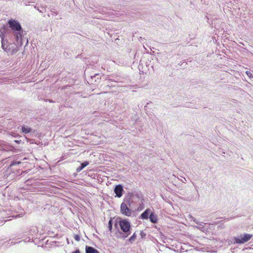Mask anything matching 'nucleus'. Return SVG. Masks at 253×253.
Here are the masks:
<instances>
[{
  "instance_id": "nucleus-12",
  "label": "nucleus",
  "mask_w": 253,
  "mask_h": 253,
  "mask_svg": "<svg viewBox=\"0 0 253 253\" xmlns=\"http://www.w3.org/2000/svg\"><path fill=\"white\" fill-rule=\"evenodd\" d=\"M136 234L135 233H134L131 237L130 238H129V241L131 243H132L133 242H134L135 239H136Z\"/></svg>"
},
{
  "instance_id": "nucleus-2",
  "label": "nucleus",
  "mask_w": 253,
  "mask_h": 253,
  "mask_svg": "<svg viewBox=\"0 0 253 253\" xmlns=\"http://www.w3.org/2000/svg\"><path fill=\"white\" fill-rule=\"evenodd\" d=\"M119 226L124 233L125 237H127L130 234V224L126 220H121L119 221Z\"/></svg>"
},
{
  "instance_id": "nucleus-3",
  "label": "nucleus",
  "mask_w": 253,
  "mask_h": 253,
  "mask_svg": "<svg viewBox=\"0 0 253 253\" xmlns=\"http://www.w3.org/2000/svg\"><path fill=\"white\" fill-rule=\"evenodd\" d=\"M252 236V235L249 234H241L234 238L235 243L244 244L249 241Z\"/></svg>"
},
{
  "instance_id": "nucleus-7",
  "label": "nucleus",
  "mask_w": 253,
  "mask_h": 253,
  "mask_svg": "<svg viewBox=\"0 0 253 253\" xmlns=\"http://www.w3.org/2000/svg\"><path fill=\"white\" fill-rule=\"evenodd\" d=\"M152 212L150 210L147 209L141 214V217L142 219H148Z\"/></svg>"
},
{
  "instance_id": "nucleus-18",
  "label": "nucleus",
  "mask_w": 253,
  "mask_h": 253,
  "mask_svg": "<svg viewBox=\"0 0 253 253\" xmlns=\"http://www.w3.org/2000/svg\"><path fill=\"white\" fill-rule=\"evenodd\" d=\"M115 227L116 228H118V223H117V222H116L115 223Z\"/></svg>"
},
{
  "instance_id": "nucleus-4",
  "label": "nucleus",
  "mask_w": 253,
  "mask_h": 253,
  "mask_svg": "<svg viewBox=\"0 0 253 253\" xmlns=\"http://www.w3.org/2000/svg\"><path fill=\"white\" fill-rule=\"evenodd\" d=\"M8 24L10 28L13 30L20 31L22 28L20 24L16 20H10L8 21Z\"/></svg>"
},
{
  "instance_id": "nucleus-16",
  "label": "nucleus",
  "mask_w": 253,
  "mask_h": 253,
  "mask_svg": "<svg viewBox=\"0 0 253 253\" xmlns=\"http://www.w3.org/2000/svg\"><path fill=\"white\" fill-rule=\"evenodd\" d=\"M24 214V211H23V212H21V213H20V214H17L16 215H15V216H15V217H18H18H20L21 215H22V214Z\"/></svg>"
},
{
  "instance_id": "nucleus-5",
  "label": "nucleus",
  "mask_w": 253,
  "mask_h": 253,
  "mask_svg": "<svg viewBox=\"0 0 253 253\" xmlns=\"http://www.w3.org/2000/svg\"><path fill=\"white\" fill-rule=\"evenodd\" d=\"M123 191V188L121 185H117L114 190V192L116 194V196L118 197H121L122 196Z\"/></svg>"
},
{
  "instance_id": "nucleus-8",
  "label": "nucleus",
  "mask_w": 253,
  "mask_h": 253,
  "mask_svg": "<svg viewBox=\"0 0 253 253\" xmlns=\"http://www.w3.org/2000/svg\"><path fill=\"white\" fill-rule=\"evenodd\" d=\"M86 253H99V252L92 247L86 246L85 248Z\"/></svg>"
},
{
  "instance_id": "nucleus-10",
  "label": "nucleus",
  "mask_w": 253,
  "mask_h": 253,
  "mask_svg": "<svg viewBox=\"0 0 253 253\" xmlns=\"http://www.w3.org/2000/svg\"><path fill=\"white\" fill-rule=\"evenodd\" d=\"M89 164L88 162L87 161H85L82 163L81 166L78 168V171L82 170L85 167L87 166Z\"/></svg>"
},
{
  "instance_id": "nucleus-14",
  "label": "nucleus",
  "mask_w": 253,
  "mask_h": 253,
  "mask_svg": "<svg viewBox=\"0 0 253 253\" xmlns=\"http://www.w3.org/2000/svg\"><path fill=\"white\" fill-rule=\"evenodd\" d=\"M246 74L250 78H253L252 74L250 71H246Z\"/></svg>"
},
{
  "instance_id": "nucleus-13",
  "label": "nucleus",
  "mask_w": 253,
  "mask_h": 253,
  "mask_svg": "<svg viewBox=\"0 0 253 253\" xmlns=\"http://www.w3.org/2000/svg\"><path fill=\"white\" fill-rule=\"evenodd\" d=\"M108 228L110 231L111 232L112 229V220L110 219L108 223Z\"/></svg>"
},
{
  "instance_id": "nucleus-11",
  "label": "nucleus",
  "mask_w": 253,
  "mask_h": 253,
  "mask_svg": "<svg viewBox=\"0 0 253 253\" xmlns=\"http://www.w3.org/2000/svg\"><path fill=\"white\" fill-rule=\"evenodd\" d=\"M22 130L23 132L27 133L30 132L32 131V129L30 127H22Z\"/></svg>"
},
{
  "instance_id": "nucleus-9",
  "label": "nucleus",
  "mask_w": 253,
  "mask_h": 253,
  "mask_svg": "<svg viewBox=\"0 0 253 253\" xmlns=\"http://www.w3.org/2000/svg\"><path fill=\"white\" fill-rule=\"evenodd\" d=\"M149 219L151 222L153 223H156L157 222V215L154 213L153 212L151 213L149 216Z\"/></svg>"
},
{
  "instance_id": "nucleus-20",
  "label": "nucleus",
  "mask_w": 253,
  "mask_h": 253,
  "mask_svg": "<svg viewBox=\"0 0 253 253\" xmlns=\"http://www.w3.org/2000/svg\"><path fill=\"white\" fill-rule=\"evenodd\" d=\"M121 206H126V205L125 204V203H122L121 205Z\"/></svg>"
},
{
  "instance_id": "nucleus-17",
  "label": "nucleus",
  "mask_w": 253,
  "mask_h": 253,
  "mask_svg": "<svg viewBox=\"0 0 253 253\" xmlns=\"http://www.w3.org/2000/svg\"><path fill=\"white\" fill-rule=\"evenodd\" d=\"M73 253H80L79 250H76V251L74 252Z\"/></svg>"
},
{
  "instance_id": "nucleus-6",
  "label": "nucleus",
  "mask_w": 253,
  "mask_h": 253,
  "mask_svg": "<svg viewBox=\"0 0 253 253\" xmlns=\"http://www.w3.org/2000/svg\"><path fill=\"white\" fill-rule=\"evenodd\" d=\"M121 210L122 213L126 216H129L131 213V211L128 207H121Z\"/></svg>"
},
{
  "instance_id": "nucleus-1",
  "label": "nucleus",
  "mask_w": 253,
  "mask_h": 253,
  "mask_svg": "<svg viewBox=\"0 0 253 253\" xmlns=\"http://www.w3.org/2000/svg\"><path fill=\"white\" fill-rule=\"evenodd\" d=\"M1 43L2 49L11 55L15 54L19 50L17 46L14 43L7 44L4 43L3 40H2Z\"/></svg>"
},
{
  "instance_id": "nucleus-19",
  "label": "nucleus",
  "mask_w": 253,
  "mask_h": 253,
  "mask_svg": "<svg viewBox=\"0 0 253 253\" xmlns=\"http://www.w3.org/2000/svg\"><path fill=\"white\" fill-rule=\"evenodd\" d=\"M140 234H141L142 237H143V235L145 236V234L143 233V232H141Z\"/></svg>"
},
{
  "instance_id": "nucleus-15",
  "label": "nucleus",
  "mask_w": 253,
  "mask_h": 253,
  "mask_svg": "<svg viewBox=\"0 0 253 253\" xmlns=\"http://www.w3.org/2000/svg\"><path fill=\"white\" fill-rule=\"evenodd\" d=\"M75 239L76 240V241H80V237L78 235H76L75 237Z\"/></svg>"
}]
</instances>
